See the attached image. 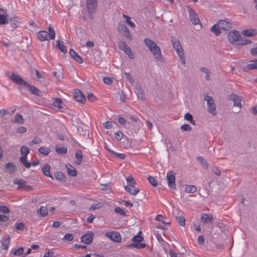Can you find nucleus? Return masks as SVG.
Instances as JSON below:
<instances>
[{
  "instance_id": "nucleus-1",
  "label": "nucleus",
  "mask_w": 257,
  "mask_h": 257,
  "mask_svg": "<svg viewBox=\"0 0 257 257\" xmlns=\"http://www.w3.org/2000/svg\"><path fill=\"white\" fill-rule=\"evenodd\" d=\"M9 78L14 82L21 85L22 86L27 87L28 90L31 92V94L35 95L38 96H42L43 95V92L36 88L34 85H30L27 81L24 80L21 78L19 75L14 73H10L8 74Z\"/></svg>"
},
{
  "instance_id": "nucleus-2",
  "label": "nucleus",
  "mask_w": 257,
  "mask_h": 257,
  "mask_svg": "<svg viewBox=\"0 0 257 257\" xmlns=\"http://www.w3.org/2000/svg\"><path fill=\"white\" fill-rule=\"evenodd\" d=\"M144 41L145 45L149 48L155 58L160 61H162L163 57L161 54V51L157 44L149 38L145 39Z\"/></svg>"
},
{
  "instance_id": "nucleus-3",
  "label": "nucleus",
  "mask_w": 257,
  "mask_h": 257,
  "mask_svg": "<svg viewBox=\"0 0 257 257\" xmlns=\"http://www.w3.org/2000/svg\"><path fill=\"white\" fill-rule=\"evenodd\" d=\"M171 40L173 48L175 49V50L177 52L181 62L183 64H185V55L179 41L174 37H172Z\"/></svg>"
},
{
  "instance_id": "nucleus-4",
  "label": "nucleus",
  "mask_w": 257,
  "mask_h": 257,
  "mask_svg": "<svg viewBox=\"0 0 257 257\" xmlns=\"http://www.w3.org/2000/svg\"><path fill=\"white\" fill-rule=\"evenodd\" d=\"M141 232L140 231L137 235H135L132 239L133 243L126 245V247L130 248H136L139 249L144 248L146 244L144 243H141L144 240V237L140 235Z\"/></svg>"
},
{
  "instance_id": "nucleus-5",
  "label": "nucleus",
  "mask_w": 257,
  "mask_h": 257,
  "mask_svg": "<svg viewBox=\"0 0 257 257\" xmlns=\"http://www.w3.org/2000/svg\"><path fill=\"white\" fill-rule=\"evenodd\" d=\"M204 100L207 101V111L213 116H215L217 114L216 109V104L212 96L204 95Z\"/></svg>"
},
{
  "instance_id": "nucleus-6",
  "label": "nucleus",
  "mask_w": 257,
  "mask_h": 257,
  "mask_svg": "<svg viewBox=\"0 0 257 257\" xmlns=\"http://www.w3.org/2000/svg\"><path fill=\"white\" fill-rule=\"evenodd\" d=\"M167 179L168 180V186L170 188L173 190L176 189L175 183L176 177L175 173L173 171H169L167 174Z\"/></svg>"
},
{
  "instance_id": "nucleus-7",
  "label": "nucleus",
  "mask_w": 257,
  "mask_h": 257,
  "mask_svg": "<svg viewBox=\"0 0 257 257\" xmlns=\"http://www.w3.org/2000/svg\"><path fill=\"white\" fill-rule=\"evenodd\" d=\"M119 48L123 50L131 59L134 58V55L131 49L128 46L126 43L124 41H119L118 42Z\"/></svg>"
},
{
  "instance_id": "nucleus-8",
  "label": "nucleus",
  "mask_w": 257,
  "mask_h": 257,
  "mask_svg": "<svg viewBox=\"0 0 257 257\" xmlns=\"http://www.w3.org/2000/svg\"><path fill=\"white\" fill-rule=\"evenodd\" d=\"M240 38V35L236 31L229 32L228 34V40L230 43L232 44L236 43L237 45Z\"/></svg>"
},
{
  "instance_id": "nucleus-9",
  "label": "nucleus",
  "mask_w": 257,
  "mask_h": 257,
  "mask_svg": "<svg viewBox=\"0 0 257 257\" xmlns=\"http://www.w3.org/2000/svg\"><path fill=\"white\" fill-rule=\"evenodd\" d=\"M86 7L89 14H94L97 7V0H87Z\"/></svg>"
},
{
  "instance_id": "nucleus-10",
  "label": "nucleus",
  "mask_w": 257,
  "mask_h": 257,
  "mask_svg": "<svg viewBox=\"0 0 257 257\" xmlns=\"http://www.w3.org/2000/svg\"><path fill=\"white\" fill-rule=\"evenodd\" d=\"M14 183L19 185L18 187V190L23 189L27 191L32 190V187L27 184L26 181L24 180L16 179L14 181Z\"/></svg>"
},
{
  "instance_id": "nucleus-11",
  "label": "nucleus",
  "mask_w": 257,
  "mask_h": 257,
  "mask_svg": "<svg viewBox=\"0 0 257 257\" xmlns=\"http://www.w3.org/2000/svg\"><path fill=\"white\" fill-rule=\"evenodd\" d=\"M105 236L116 242H120L121 239L120 234L116 231L108 232L106 233Z\"/></svg>"
},
{
  "instance_id": "nucleus-12",
  "label": "nucleus",
  "mask_w": 257,
  "mask_h": 257,
  "mask_svg": "<svg viewBox=\"0 0 257 257\" xmlns=\"http://www.w3.org/2000/svg\"><path fill=\"white\" fill-rule=\"evenodd\" d=\"M228 99L232 100L233 102L234 106H238L241 108L242 105L241 104V98L239 95L231 93L228 96Z\"/></svg>"
},
{
  "instance_id": "nucleus-13",
  "label": "nucleus",
  "mask_w": 257,
  "mask_h": 257,
  "mask_svg": "<svg viewBox=\"0 0 257 257\" xmlns=\"http://www.w3.org/2000/svg\"><path fill=\"white\" fill-rule=\"evenodd\" d=\"M189 13L190 15V20L191 21L192 23L195 25L200 24V25L201 26L199 17L197 14H196L195 11L192 9H190L189 10Z\"/></svg>"
},
{
  "instance_id": "nucleus-14",
  "label": "nucleus",
  "mask_w": 257,
  "mask_h": 257,
  "mask_svg": "<svg viewBox=\"0 0 257 257\" xmlns=\"http://www.w3.org/2000/svg\"><path fill=\"white\" fill-rule=\"evenodd\" d=\"M73 97L77 101L81 103H84L86 101L85 95L79 89L74 91Z\"/></svg>"
},
{
  "instance_id": "nucleus-15",
  "label": "nucleus",
  "mask_w": 257,
  "mask_h": 257,
  "mask_svg": "<svg viewBox=\"0 0 257 257\" xmlns=\"http://www.w3.org/2000/svg\"><path fill=\"white\" fill-rule=\"evenodd\" d=\"M219 28L223 31H228L232 28V24L230 22H227L224 20H221L217 23Z\"/></svg>"
},
{
  "instance_id": "nucleus-16",
  "label": "nucleus",
  "mask_w": 257,
  "mask_h": 257,
  "mask_svg": "<svg viewBox=\"0 0 257 257\" xmlns=\"http://www.w3.org/2000/svg\"><path fill=\"white\" fill-rule=\"evenodd\" d=\"M94 234L91 232H88L81 237L82 242L86 244H89L92 241Z\"/></svg>"
},
{
  "instance_id": "nucleus-17",
  "label": "nucleus",
  "mask_w": 257,
  "mask_h": 257,
  "mask_svg": "<svg viewBox=\"0 0 257 257\" xmlns=\"http://www.w3.org/2000/svg\"><path fill=\"white\" fill-rule=\"evenodd\" d=\"M250 63L244 66L243 69L247 72L251 70H257V59L250 61Z\"/></svg>"
},
{
  "instance_id": "nucleus-18",
  "label": "nucleus",
  "mask_w": 257,
  "mask_h": 257,
  "mask_svg": "<svg viewBox=\"0 0 257 257\" xmlns=\"http://www.w3.org/2000/svg\"><path fill=\"white\" fill-rule=\"evenodd\" d=\"M6 171L10 174H12L18 171L17 167L12 162H9L6 165Z\"/></svg>"
},
{
  "instance_id": "nucleus-19",
  "label": "nucleus",
  "mask_w": 257,
  "mask_h": 257,
  "mask_svg": "<svg viewBox=\"0 0 257 257\" xmlns=\"http://www.w3.org/2000/svg\"><path fill=\"white\" fill-rule=\"evenodd\" d=\"M69 55L76 61L79 63H82L83 61L81 57L78 55L73 49L69 50Z\"/></svg>"
},
{
  "instance_id": "nucleus-20",
  "label": "nucleus",
  "mask_w": 257,
  "mask_h": 257,
  "mask_svg": "<svg viewBox=\"0 0 257 257\" xmlns=\"http://www.w3.org/2000/svg\"><path fill=\"white\" fill-rule=\"evenodd\" d=\"M21 152L22 156L20 158V161H26L27 156L29 153V148L25 146H23L21 148Z\"/></svg>"
},
{
  "instance_id": "nucleus-21",
  "label": "nucleus",
  "mask_w": 257,
  "mask_h": 257,
  "mask_svg": "<svg viewBox=\"0 0 257 257\" xmlns=\"http://www.w3.org/2000/svg\"><path fill=\"white\" fill-rule=\"evenodd\" d=\"M9 21L11 26L14 29L18 28L20 25V19L18 17H11L9 19Z\"/></svg>"
},
{
  "instance_id": "nucleus-22",
  "label": "nucleus",
  "mask_w": 257,
  "mask_h": 257,
  "mask_svg": "<svg viewBox=\"0 0 257 257\" xmlns=\"http://www.w3.org/2000/svg\"><path fill=\"white\" fill-rule=\"evenodd\" d=\"M213 220L212 215L204 213L202 215L201 220L204 223H211Z\"/></svg>"
},
{
  "instance_id": "nucleus-23",
  "label": "nucleus",
  "mask_w": 257,
  "mask_h": 257,
  "mask_svg": "<svg viewBox=\"0 0 257 257\" xmlns=\"http://www.w3.org/2000/svg\"><path fill=\"white\" fill-rule=\"evenodd\" d=\"M66 167L68 175L72 177H75L77 176V172L74 167L69 164H68L66 165Z\"/></svg>"
},
{
  "instance_id": "nucleus-24",
  "label": "nucleus",
  "mask_w": 257,
  "mask_h": 257,
  "mask_svg": "<svg viewBox=\"0 0 257 257\" xmlns=\"http://www.w3.org/2000/svg\"><path fill=\"white\" fill-rule=\"evenodd\" d=\"M136 91L138 97L142 100H144L145 99V94L140 85L136 86Z\"/></svg>"
},
{
  "instance_id": "nucleus-25",
  "label": "nucleus",
  "mask_w": 257,
  "mask_h": 257,
  "mask_svg": "<svg viewBox=\"0 0 257 257\" xmlns=\"http://www.w3.org/2000/svg\"><path fill=\"white\" fill-rule=\"evenodd\" d=\"M38 37L41 41L48 40L49 38L48 33L46 31H40L38 34Z\"/></svg>"
},
{
  "instance_id": "nucleus-26",
  "label": "nucleus",
  "mask_w": 257,
  "mask_h": 257,
  "mask_svg": "<svg viewBox=\"0 0 257 257\" xmlns=\"http://www.w3.org/2000/svg\"><path fill=\"white\" fill-rule=\"evenodd\" d=\"M242 35L245 37H253L256 35L257 33L254 29H246L242 32Z\"/></svg>"
},
{
  "instance_id": "nucleus-27",
  "label": "nucleus",
  "mask_w": 257,
  "mask_h": 257,
  "mask_svg": "<svg viewBox=\"0 0 257 257\" xmlns=\"http://www.w3.org/2000/svg\"><path fill=\"white\" fill-rule=\"evenodd\" d=\"M42 172L44 175H45L46 176L50 177L52 179H53V177L51 176L50 174V166L49 165L46 164L42 168Z\"/></svg>"
},
{
  "instance_id": "nucleus-28",
  "label": "nucleus",
  "mask_w": 257,
  "mask_h": 257,
  "mask_svg": "<svg viewBox=\"0 0 257 257\" xmlns=\"http://www.w3.org/2000/svg\"><path fill=\"white\" fill-rule=\"evenodd\" d=\"M56 179L61 182L66 181V177L65 175L61 172H56L54 173Z\"/></svg>"
},
{
  "instance_id": "nucleus-29",
  "label": "nucleus",
  "mask_w": 257,
  "mask_h": 257,
  "mask_svg": "<svg viewBox=\"0 0 257 257\" xmlns=\"http://www.w3.org/2000/svg\"><path fill=\"white\" fill-rule=\"evenodd\" d=\"M55 149L57 153L59 154H65L67 152V148L64 146L56 145Z\"/></svg>"
},
{
  "instance_id": "nucleus-30",
  "label": "nucleus",
  "mask_w": 257,
  "mask_h": 257,
  "mask_svg": "<svg viewBox=\"0 0 257 257\" xmlns=\"http://www.w3.org/2000/svg\"><path fill=\"white\" fill-rule=\"evenodd\" d=\"M108 151L110 153H111L113 155H114L116 159H120V160H123L126 157V156L124 154L117 153V152H115L112 151L110 149H108Z\"/></svg>"
},
{
  "instance_id": "nucleus-31",
  "label": "nucleus",
  "mask_w": 257,
  "mask_h": 257,
  "mask_svg": "<svg viewBox=\"0 0 257 257\" xmlns=\"http://www.w3.org/2000/svg\"><path fill=\"white\" fill-rule=\"evenodd\" d=\"M1 242L3 248L5 249H8L10 244V236H8L6 238L3 239Z\"/></svg>"
},
{
  "instance_id": "nucleus-32",
  "label": "nucleus",
  "mask_w": 257,
  "mask_h": 257,
  "mask_svg": "<svg viewBox=\"0 0 257 257\" xmlns=\"http://www.w3.org/2000/svg\"><path fill=\"white\" fill-rule=\"evenodd\" d=\"M217 24L214 25L210 29V31L216 36H218L221 33V29L219 28Z\"/></svg>"
},
{
  "instance_id": "nucleus-33",
  "label": "nucleus",
  "mask_w": 257,
  "mask_h": 257,
  "mask_svg": "<svg viewBox=\"0 0 257 257\" xmlns=\"http://www.w3.org/2000/svg\"><path fill=\"white\" fill-rule=\"evenodd\" d=\"M7 14H0V25H5L9 23V19L7 18Z\"/></svg>"
},
{
  "instance_id": "nucleus-34",
  "label": "nucleus",
  "mask_w": 257,
  "mask_h": 257,
  "mask_svg": "<svg viewBox=\"0 0 257 257\" xmlns=\"http://www.w3.org/2000/svg\"><path fill=\"white\" fill-rule=\"evenodd\" d=\"M197 191V188L194 185H187L185 188V192L187 193H193Z\"/></svg>"
},
{
  "instance_id": "nucleus-35",
  "label": "nucleus",
  "mask_w": 257,
  "mask_h": 257,
  "mask_svg": "<svg viewBox=\"0 0 257 257\" xmlns=\"http://www.w3.org/2000/svg\"><path fill=\"white\" fill-rule=\"evenodd\" d=\"M184 119L189 121L192 124L195 125V121L193 119V116L189 113H186L184 115Z\"/></svg>"
},
{
  "instance_id": "nucleus-36",
  "label": "nucleus",
  "mask_w": 257,
  "mask_h": 257,
  "mask_svg": "<svg viewBox=\"0 0 257 257\" xmlns=\"http://www.w3.org/2000/svg\"><path fill=\"white\" fill-rule=\"evenodd\" d=\"M50 148L45 147H42L39 149V152L45 156L48 155L50 153Z\"/></svg>"
},
{
  "instance_id": "nucleus-37",
  "label": "nucleus",
  "mask_w": 257,
  "mask_h": 257,
  "mask_svg": "<svg viewBox=\"0 0 257 257\" xmlns=\"http://www.w3.org/2000/svg\"><path fill=\"white\" fill-rule=\"evenodd\" d=\"M38 212L39 213L42 217H45L48 214V209L46 207L41 206L38 210Z\"/></svg>"
},
{
  "instance_id": "nucleus-38",
  "label": "nucleus",
  "mask_w": 257,
  "mask_h": 257,
  "mask_svg": "<svg viewBox=\"0 0 257 257\" xmlns=\"http://www.w3.org/2000/svg\"><path fill=\"white\" fill-rule=\"evenodd\" d=\"M128 185L134 187L136 184V182L132 176H130L126 178Z\"/></svg>"
},
{
  "instance_id": "nucleus-39",
  "label": "nucleus",
  "mask_w": 257,
  "mask_h": 257,
  "mask_svg": "<svg viewBox=\"0 0 257 257\" xmlns=\"http://www.w3.org/2000/svg\"><path fill=\"white\" fill-rule=\"evenodd\" d=\"M24 119L21 114H16L15 115V118L14 122L19 124H23L24 123Z\"/></svg>"
},
{
  "instance_id": "nucleus-40",
  "label": "nucleus",
  "mask_w": 257,
  "mask_h": 257,
  "mask_svg": "<svg viewBox=\"0 0 257 257\" xmlns=\"http://www.w3.org/2000/svg\"><path fill=\"white\" fill-rule=\"evenodd\" d=\"M117 29L120 32H128V28L123 23H119L118 25Z\"/></svg>"
},
{
  "instance_id": "nucleus-41",
  "label": "nucleus",
  "mask_w": 257,
  "mask_h": 257,
  "mask_svg": "<svg viewBox=\"0 0 257 257\" xmlns=\"http://www.w3.org/2000/svg\"><path fill=\"white\" fill-rule=\"evenodd\" d=\"M48 30L49 32V33H48L49 39L52 40L54 39L55 37V32L54 29L51 26H49Z\"/></svg>"
},
{
  "instance_id": "nucleus-42",
  "label": "nucleus",
  "mask_w": 257,
  "mask_h": 257,
  "mask_svg": "<svg viewBox=\"0 0 257 257\" xmlns=\"http://www.w3.org/2000/svg\"><path fill=\"white\" fill-rule=\"evenodd\" d=\"M62 101L61 99L56 98L54 99L53 104L54 106L57 107L60 109L63 108V106L61 105Z\"/></svg>"
},
{
  "instance_id": "nucleus-43",
  "label": "nucleus",
  "mask_w": 257,
  "mask_h": 257,
  "mask_svg": "<svg viewBox=\"0 0 257 257\" xmlns=\"http://www.w3.org/2000/svg\"><path fill=\"white\" fill-rule=\"evenodd\" d=\"M57 45L58 46V48L60 50V51L65 54L67 53V50L66 46H64L63 44H61L60 40L56 41Z\"/></svg>"
},
{
  "instance_id": "nucleus-44",
  "label": "nucleus",
  "mask_w": 257,
  "mask_h": 257,
  "mask_svg": "<svg viewBox=\"0 0 257 257\" xmlns=\"http://www.w3.org/2000/svg\"><path fill=\"white\" fill-rule=\"evenodd\" d=\"M114 211L116 213L120 214V215H121L122 216H127L126 213L124 211V210L119 207H116L114 208Z\"/></svg>"
},
{
  "instance_id": "nucleus-45",
  "label": "nucleus",
  "mask_w": 257,
  "mask_h": 257,
  "mask_svg": "<svg viewBox=\"0 0 257 257\" xmlns=\"http://www.w3.org/2000/svg\"><path fill=\"white\" fill-rule=\"evenodd\" d=\"M251 43V41L248 39H246L244 38H240L238 42L237 45H243L248 44Z\"/></svg>"
},
{
  "instance_id": "nucleus-46",
  "label": "nucleus",
  "mask_w": 257,
  "mask_h": 257,
  "mask_svg": "<svg viewBox=\"0 0 257 257\" xmlns=\"http://www.w3.org/2000/svg\"><path fill=\"white\" fill-rule=\"evenodd\" d=\"M200 70L201 72L204 73L206 75V76H205L206 79L207 80H210V73H209V70H208V69H207L206 67H203L200 68Z\"/></svg>"
},
{
  "instance_id": "nucleus-47",
  "label": "nucleus",
  "mask_w": 257,
  "mask_h": 257,
  "mask_svg": "<svg viewBox=\"0 0 257 257\" xmlns=\"http://www.w3.org/2000/svg\"><path fill=\"white\" fill-rule=\"evenodd\" d=\"M23 165L26 168H28L30 167L31 166H36L39 164V162H22Z\"/></svg>"
},
{
  "instance_id": "nucleus-48",
  "label": "nucleus",
  "mask_w": 257,
  "mask_h": 257,
  "mask_svg": "<svg viewBox=\"0 0 257 257\" xmlns=\"http://www.w3.org/2000/svg\"><path fill=\"white\" fill-rule=\"evenodd\" d=\"M148 180L150 183L154 187L157 186L158 184V181L153 177L149 176L148 178Z\"/></svg>"
},
{
  "instance_id": "nucleus-49",
  "label": "nucleus",
  "mask_w": 257,
  "mask_h": 257,
  "mask_svg": "<svg viewBox=\"0 0 257 257\" xmlns=\"http://www.w3.org/2000/svg\"><path fill=\"white\" fill-rule=\"evenodd\" d=\"M15 228L17 230L23 231L25 228V225L23 222H17L15 224Z\"/></svg>"
},
{
  "instance_id": "nucleus-50",
  "label": "nucleus",
  "mask_w": 257,
  "mask_h": 257,
  "mask_svg": "<svg viewBox=\"0 0 257 257\" xmlns=\"http://www.w3.org/2000/svg\"><path fill=\"white\" fill-rule=\"evenodd\" d=\"M16 109L12 111V112H9V111H8L6 109H1L0 110V117H2L5 115L10 113V115H12L15 111Z\"/></svg>"
},
{
  "instance_id": "nucleus-51",
  "label": "nucleus",
  "mask_w": 257,
  "mask_h": 257,
  "mask_svg": "<svg viewBox=\"0 0 257 257\" xmlns=\"http://www.w3.org/2000/svg\"><path fill=\"white\" fill-rule=\"evenodd\" d=\"M180 129L183 132L191 131L192 130V127L188 124H184L180 127Z\"/></svg>"
},
{
  "instance_id": "nucleus-52",
  "label": "nucleus",
  "mask_w": 257,
  "mask_h": 257,
  "mask_svg": "<svg viewBox=\"0 0 257 257\" xmlns=\"http://www.w3.org/2000/svg\"><path fill=\"white\" fill-rule=\"evenodd\" d=\"M42 142V140L38 137H35L34 139L29 143V146H32L34 144H40Z\"/></svg>"
},
{
  "instance_id": "nucleus-53",
  "label": "nucleus",
  "mask_w": 257,
  "mask_h": 257,
  "mask_svg": "<svg viewBox=\"0 0 257 257\" xmlns=\"http://www.w3.org/2000/svg\"><path fill=\"white\" fill-rule=\"evenodd\" d=\"M178 222L179 225L184 226L185 225V218L183 216H179L177 218Z\"/></svg>"
},
{
  "instance_id": "nucleus-54",
  "label": "nucleus",
  "mask_w": 257,
  "mask_h": 257,
  "mask_svg": "<svg viewBox=\"0 0 257 257\" xmlns=\"http://www.w3.org/2000/svg\"><path fill=\"white\" fill-rule=\"evenodd\" d=\"M0 211L3 213H8L10 212V209L8 207L5 205L0 206Z\"/></svg>"
},
{
  "instance_id": "nucleus-55",
  "label": "nucleus",
  "mask_w": 257,
  "mask_h": 257,
  "mask_svg": "<svg viewBox=\"0 0 257 257\" xmlns=\"http://www.w3.org/2000/svg\"><path fill=\"white\" fill-rule=\"evenodd\" d=\"M74 237L72 234L70 233H66L64 237L63 238V240H67V241H71L73 240Z\"/></svg>"
},
{
  "instance_id": "nucleus-56",
  "label": "nucleus",
  "mask_w": 257,
  "mask_h": 257,
  "mask_svg": "<svg viewBox=\"0 0 257 257\" xmlns=\"http://www.w3.org/2000/svg\"><path fill=\"white\" fill-rule=\"evenodd\" d=\"M24 252V248L23 247H21L18 249H16L14 252L13 253L15 255H21L22 254H23Z\"/></svg>"
},
{
  "instance_id": "nucleus-57",
  "label": "nucleus",
  "mask_w": 257,
  "mask_h": 257,
  "mask_svg": "<svg viewBox=\"0 0 257 257\" xmlns=\"http://www.w3.org/2000/svg\"><path fill=\"white\" fill-rule=\"evenodd\" d=\"M54 252L51 251L48 248L46 249V252L43 257H53Z\"/></svg>"
},
{
  "instance_id": "nucleus-58",
  "label": "nucleus",
  "mask_w": 257,
  "mask_h": 257,
  "mask_svg": "<svg viewBox=\"0 0 257 257\" xmlns=\"http://www.w3.org/2000/svg\"><path fill=\"white\" fill-rule=\"evenodd\" d=\"M125 75L126 79L131 83L134 82V79L132 78L131 74L130 73L125 72Z\"/></svg>"
},
{
  "instance_id": "nucleus-59",
  "label": "nucleus",
  "mask_w": 257,
  "mask_h": 257,
  "mask_svg": "<svg viewBox=\"0 0 257 257\" xmlns=\"http://www.w3.org/2000/svg\"><path fill=\"white\" fill-rule=\"evenodd\" d=\"M123 133L120 131L115 133V138L117 140H120L123 138Z\"/></svg>"
},
{
  "instance_id": "nucleus-60",
  "label": "nucleus",
  "mask_w": 257,
  "mask_h": 257,
  "mask_svg": "<svg viewBox=\"0 0 257 257\" xmlns=\"http://www.w3.org/2000/svg\"><path fill=\"white\" fill-rule=\"evenodd\" d=\"M118 95L120 97L121 101H124L126 98V95L124 94V92L122 91L118 93Z\"/></svg>"
},
{
  "instance_id": "nucleus-61",
  "label": "nucleus",
  "mask_w": 257,
  "mask_h": 257,
  "mask_svg": "<svg viewBox=\"0 0 257 257\" xmlns=\"http://www.w3.org/2000/svg\"><path fill=\"white\" fill-rule=\"evenodd\" d=\"M53 75L57 78V79H59L62 78V73L61 72H56L54 71L53 72Z\"/></svg>"
},
{
  "instance_id": "nucleus-62",
  "label": "nucleus",
  "mask_w": 257,
  "mask_h": 257,
  "mask_svg": "<svg viewBox=\"0 0 257 257\" xmlns=\"http://www.w3.org/2000/svg\"><path fill=\"white\" fill-rule=\"evenodd\" d=\"M27 131V128L25 126H20L17 128V132L19 134H23Z\"/></svg>"
},
{
  "instance_id": "nucleus-63",
  "label": "nucleus",
  "mask_w": 257,
  "mask_h": 257,
  "mask_svg": "<svg viewBox=\"0 0 257 257\" xmlns=\"http://www.w3.org/2000/svg\"><path fill=\"white\" fill-rule=\"evenodd\" d=\"M198 243L203 245L204 244L205 238L203 235H199L198 237Z\"/></svg>"
},
{
  "instance_id": "nucleus-64",
  "label": "nucleus",
  "mask_w": 257,
  "mask_h": 257,
  "mask_svg": "<svg viewBox=\"0 0 257 257\" xmlns=\"http://www.w3.org/2000/svg\"><path fill=\"white\" fill-rule=\"evenodd\" d=\"M213 173L218 176L221 174L220 170L217 167H213L212 169Z\"/></svg>"
}]
</instances>
